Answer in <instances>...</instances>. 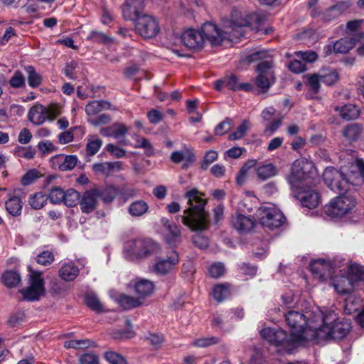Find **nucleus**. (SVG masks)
Returning <instances> with one entry per match:
<instances>
[{
    "mask_svg": "<svg viewBox=\"0 0 364 364\" xmlns=\"http://www.w3.org/2000/svg\"><path fill=\"white\" fill-rule=\"evenodd\" d=\"M181 42L191 50H201L205 41L212 46H220L227 41L224 28H220L212 22L204 23L200 30L188 28L181 36Z\"/></svg>",
    "mask_w": 364,
    "mask_h": 364,
    "instance_id": "obj_1",
    "label": "nucleus"
},
{
    "mask_svg": "<svg viewBox=\"0 0 364 364\" xmlns=\"http://www.w3.org/2000/svg\"><path fill=\"white\" fill-rule=\"evenodd\" d=\"M203 196V194L196 188L184 194L189 207L184 210L183 215L181 216V221L192 230H203L208 226V213L205 210L207 200Z\"/></svg>",
    "mask_w": 364,
    "mask_h": 364,
    "instance_id": "obj_2",
    "label": "nucleus"
},
{
    "mask_svg": "<svg viewBox=\"0 0 364 364\" xmlns=\"http://www.w3.org/2000/svg\"><path fill=\"white\" fill-rule=\"evenodd\" d=\"M315 316L321 324L318 327L311 326L314 330V333L311 334V336L318 341L342 339L351 329L350 322L347 319H338L333 311H328L325 314L318 311Z\"/></svg>",
    "mask_w": 364,
    "mask_h": 364,
    "instance_id": "obj_3",
    "label": "nucleus"
},
{
    "mask_svg": "<svg viewBox=\"0 0 364 364\" xmlns=\"http://www.w3.org/2000/svg\"><path fill=\"white\" fill-rule=\"evenodd\" d=\"M263 21V16L257 13H252L245 17L240 11H232L230 18L223 23L227 41L233 42L240 40L244 36L245 27L249 26L253 29H257Z\"/></svg>",
    "mask_w": 364,
    "mask_h": 364,
    "instance_id": "obj_4",
    "label": "nucleus"
},
{
    "mask_svg": "<svg viewBox=\"0 0 364 364\" xmlns=\"http://www.w3.org/2000/svg\"><path fill=\"white\" fill-rule=\"evenodd\" d=\"M158 245L149 238H138L125 242V257L129 259H141L158 252Z\"/></svg>",
    "mask_w": 364,
    "mask_h": 364,
    "instance_id": "obj_5",
    "label": "nucleus"
},
{
    "mask_svg": "<svg viewBox=\"0 0 364 364\" xmlns=\"http://www.w3.org/2000/svg\"><path fill=\"white\" fill-rule=\"evenodd\" d=\"M315 314H316L315 313ZM284 316L287 325L291 329V333L294 341L301 342L304 339V333L308 328L309 331H312V334L314 333V330L311 326H314L315 321H318L315 316V320L309 321L306 315L296 311H289Z\"/></svg>",
    "mask_w": 364,
    "mask_h": 364,
    "instance_id": "obj_6",
    "label": "nucleus"
},
{
    "mask_svg": "<svg viewBox=\"0 0 364 364\" xmlns=\"http://www.w3.org/2000/svg\"><path fill=\"white\" fill-rule=\"evenodd\" d=\"M348 277L341 276L333 280V285L341 294L351 293L358 281H364V267L353 264L349 268Z\"/></svg>",
    "mask_w": 364,
    "mask_h": 364,
    "instance_id": "obj_7",
    "label": "nucleus"
},
{
    "mask_svg": "<svg viewBox=\"0 0 364 364\" xmlns=\"http://www.w3.org/2000/svg\"><path fill=\"white\" fill-rule=\"evenodd\" d=\"M355 205L353 197L348 194H341L333 198L325 206V213L331 218H340L346 215Z\"/></svg>",
    "mask_w": 364,
    "mask_h": 364,
    "instance_id": "obj_8",
    "label": "nucleus"
},
{
    "mask_svg": "<svg viewBox=\"0 0 364 364\" xmlns=\"http://www.w3.org/2000/svg\"><path fill=\"white\" fill-rule=\"evenodd\" d=\"M305 169V165L301 166L299 161H296L293 164L289 182L296 190L306 187L309 184H314V179L311 176V173H306Z\"/></svg>",
    "mask_w": 364,
    "mask_h": 364,
    "instance_id": "obj_9",
    "label": "nucleus"
},
{
    "mask_svg": "<svg viewBox=\"0 0 364 364\" xmlns=\"http://www.w3.org/2000/svg\"><path fill=\"white\" fill-rule=\"evenodd\" d=\"M21 293L28 301L38 300L45 293L44 281L39 272H33L30 277V287L22 289Z\"/></svg>",
    "mask_w": 364,
    "mask_h": 364,
    "instance_id": "obj_10",
    "label": "nucleus"
},
{
    "mask_svg": "<svg viewBox=\"0 0 364 364\" xmlns=\"http://www.w3.org/2000/svg\"><path fill=\"white\" fill-rule=\"evenodd\" d=\"M135 21V28L144 38H154L160 31L158 21L152 16L143 14Z\"/></svg>",
    "mask_w": 364,
    "mask_h": 364,
    "instance_id": "obj_11",
    "label": "nucleus"
},
{
    "mask_svg": "<svg viewBox=\"0 0 364 364\" xmlns=\"http://www.w3.org/2000/svg\"><path fill=\"white\" fill-rule=\"evenodd\" d=\"M262 211L259 221L264 228L274 230L285 223L286 219L283 213L274 207H264Z\"/></svg>",
    "mask_w": 364,
    "mask_h": 364,
    "instance_id": "obj_12",
    "label": "nucleus"
},
{
    "mask_svg": "<svg viewBox=\"0 0 364 364\" xmlns=\"http://www.w3.org/2000/svg\"><path fill=\"white\" fill-rule=\"evenodd\" d=\"M58 114V112L55 108L36 104L29 109L28 119L33 124L41 125L46 120H53Z\"/></svg>",
    "mask_w": 364,
    "mask_h": 364,
    "instance_id": "obj_13",
    "label": "nucleus"
},
{
    "mask_svg": "<svg viewBox=\"0 0 364 364\" xmlns=\"http://www.w3.org/2000/svg\"><path fill=\"white\" fill-rule=\"evenodd\" d=\"M325 183L334 192H346L348 187V181L344 175L335 168H327L323 173Z\"/></svg>",
    "mask_w": 364,
    "mask_h": 364,
    "instance_id": "obj_14",
    "label": "nucleus"
},
{
    "mask_svg": "<svg viewBox=\"0 0 364 364\" xmlns=\"http://www.w3.org/2000/svg\"><path fill=\"white\" fill-rule=\"evenodd\" d=\"M179 260L178 252L172 251L166 257L159 259L156 262L153 270L159 275H166L176 269Z\"/></svg>",
    "mask_w": 364,
    "mask_h": 364,
    "instance_id": "obj_15",
    "label": "nucleus"
},
{
    "mask_svg": "<svg viewBox=\"0 0 364 364\" xmlns=\"http://www.w3.org/2000/svg\"><path fill=\"white\" fill-rule=\"evenodd\" d=\"M295 197L300 201L302 206L309 209L316 208L320 203L318 192L308 186L297 190Z\"/></svg>",
    "mask_w": 364,
    "mask_h": 364,
    "instance_id": "obj_16",
    "label": "nucleus"
},
{
    "mask_svg": "<svg viewBox=\"0 0 364 364\" xmlns=\"http://www.w3.org/2000/svg\"><path fill=\"white\" fill-rule=\"evenodd\" d=\"M364 38V32H358L342 38L334 43L335 53H346L351 50L358 42Z\"/></svg>",
    "mask_w": 364,
    "mask_h": 364,
    "instance_id": "obj_17",
    "label": "nucleus"
},
{
    "mask_svg": "<svg viewBox=\"0 0 364 364\" xmlns=\"http://www.w3.org/2000/svg\"><path fill=\"white\" fill-rule=\"evenodd\" d=\"M161 223L164 227L167 233L165 235V240L171 247H176L181 242V233L180 228L173 221L167 218H162Z\"/></svg>",
    "mask_w": 364,
    "mask_h": 364,
    "instance_id": "obj_18",
    "label": "nucleus"
},
{
    "mask_svg": "<svg viewBox=\"0 0 364 364\" xmlns=\"http://www.w3.org/2000/svg\"><path fill=\"white\" fill-rule=\"evenodd\" d=\"M144 9L143 0H126L122 5V14L126 20L135 21Z\"/></svg>",
    "mask_w": 364,
    "mask_h": 364,
    "instance_id": "obj_19",
    "label": "nucleus"
},
{
    "mask_svg": "<svg viewBox=\"0 0 364 364\" xmlns=\"http://www.w3.org/2000/svg\"><path fill=\"white\" fill-rule=\"evenodd\" d=\"M232 227L238 232H248L255 226L256 222L253 217L238 214L232 216L231 220Z\"/></svg>",
    "mask_w": 364,
    "mask_h": 364,
    "instance_id": "obj_20",
    "label": "nucleus"
},
{
    "mask_svg": "<svg viewBox=\"0 0 364 364\" xmlns=\"http://www.w3.org/2000/svg\"><path fill=\"white\" fill-rule=\"evenodd\" d=\"M97 199L95 188L84 192L79 202L82 212L85 213L92 212L96 208Z\"/></svg>",
    "mask_w": 364,
    "mask_h": 364,
    "instance_id": "obj_21",
    "label": "nucleus"
},
{
    "mask_svg": "<svg viewBox=\"0 0 364 364\" xmlns=\"http://www.w3.org/2000/svg\"><path fill=\"white\" fill-rule=\"evenodd\" d=\"M331 269L330 262L325 259H316L310 264L311 272L321 281H324L330 275Z\"/></svg>",
    "mask_w": 364,
    "mask_h": 364,
    "instance_id": "obj_22",
    "label": "nucleus"
},
{
    "mask_svg": "<svg viewBox=\"0 0 364 364\" xmlns=\"http://www.w3.org/2000/svg\"><path fill=\"white\" fill-rule=\"evenodd\" d=\"M52 160L58 164L60 171H67L72 170L76 166L77 157L75 155H58L53 157Z\"/></svg>",
    "mask_w": 364,
    "mask_h": 364,
    "instance_id": "obj_23",
    "label": "nucleus"
},
{
    "mask_svg": "<svg viewBox=\"0 0 364 364\" xmlns=\"http://www.w3.org/2000/svg\"><path fill=\"white\" fill-rule=\"evenodd\" d=\"M122 169V162L120 161L97 163L92 165V170L95 173L105 176H109L113 171Z\"/></svg>",
    "mask_w": 364,
    "mask_h": 364,
    "instance_id": "obj_24",
    "label": "nucleus"
},
{
    "mask_svg": "<svg viewBox=\"0 0 364 364\" xmlns=\"http://www.w3.org/2000/svg\"><path fill=\"white\" fill-rule=\"evenodd\" d=\"M135 292L138 295V298L141 300L145 297L150 296L154 289V285L152 282L141 279L135 284Z\"/></svg>",
    "mask_w": 364,
    "mask_h": 364,
    "instance_id": "obj_25",
    "label": "nucleus"
},
{
    "mask_svg": "<svg viewBox=\"0 0 364 364\" xmlns=\"http://www.w3.org/2000/svg\"><path fill=\"white\" fill-rule=\"evenodd\" d=\"M300 342L294 341L291 333L290 336L288 337L284 331L282 329H277L272 344L275 346H281L284 348H287L289 346L295 347L296 344Z\"/></svg>",
    "mask_w": 364,
    "mask_h": 364,
    "instance_id": "obj_26",
    "label": "nucleus"
},
{
    "mask_svg": "<svg viewBox=\"0 0 364 364\" xmlns=\"http://www.w3.org/2000/svg\"><path fill=\"white\" fill-rule=\"evenodd\" d=\"M110 109H112L110 102L105 100H94L85 106V111L88 116H94L102 110Z\"/></svg>",
    "mask_w": 364,
    "mask_h": 364,
    "instance_id": "obj_27",
    "label": "nucleus"
},
{
    "mask_svg": "<svg viewBox=\"0 0 364 364\" xmlns=\"http://www.w3.org/2000/svg\"><path fill=\"white\" fill-rule=\"evenodd\" d=\"M335 110L339 113L342 119L347 121L355 119L360 114L359 108L352 104L346 105L341 107H336Z\"/></svg>",
    "mask_w": 364,
    "mask_h": 364,
    "instance_id": "obj_28",
    "label": "nucleus"
},
{
    "mask_svg": "<svg viewBox=\"0 0 364 364\" xmlns=\"http://www.w3.org/2000/svg\"><path fill=\"white\" fill-rule=\"evenodd\" d=\"M78 274V267L71 263L64 264L58 271L59 277L66 282L73 281Z\"/></svg>",
    "mask_w": 364,
    "mask_h": 364,
    "instance_id": "obj_29",
    "label": "nucleus"
},
{
    "mask_svg": "<svg viewBox=\"0 0 364 364\" xmlns=\"http://www.w3.org/2000/svg\"><path fill=\"white\" fill-rule=\"evenodd\" d=\"M149 205L143 200L132 202L128 207V213L132 217H141L149 210Z\"/></svg>",
    "mask_w": 364,
    "mask_h": 364,
    "instance_id": "obj_30",
    "label": "nucleus"
},
{
    "mask_svg": "<svg viewBox=\"0 0 364 364\" xmlns=\"http://www.w3.org/2000/svg\"><path fill=\"white\" fill-rule=\"evenodd\" d=\"M5 208L7 212L13 215H21L22 210V202L18 196H11L5 203Z\"/></svg>",
    "mask_w": 364,
    "mask_h": 364,
    "instance_id": "obj_31",
    "label": "nucleus"
},
{
    "mask_svg": "<svg viewBox=\"0 0 364 364\" xmlns=\"http://www.w3.org/2000/svg\"><path fill=\"white\" fill-rule=\"evenodd\" d=\"M319 73L321 77V82L328 86L334 85L340 79L338 73L334 69L323 68L320 70Z\"/></svg>",
    "mask_w": 364,
    "mask_h": 364,
    "instance_id": "obj_32",
    "label": "nucleus"
},
{
    "mask_svg": "<svg viewBox=\"0 0 364 364\" xmlns=\"http://www.w3.org/2000/svg\"><path fill=\"white\" fill-rule=\"evenodd\" d=\"M119 305L125 310H129L138 306L143 304V301L140 298H134L133 296L122 294L119 298Z\"/></svg>",
    "mask_w": 364,
    "mask_h": 364,
    "instance_id": "obj_33",
    "label": "nucleus"
},
{
    "mask_svg": "<svg viewBox=\"0 0 364 364\" xmlns=\"http://www.w3.org/2000/svg\"><path fill=\"white\" fill-rule=\"evenodd\" d=\"M95 191L97 192V198H101L105 203L113 201L118 194L117 189L113 186H109L104 189L95 188Z\"/></svg>",
    "mask_w": 364,
    "mask_h": 364,
    "instance_id": "obj_34",
    "label": "nucleus"
},
{
    "mask_svg": "<svg viewBox=\"0 0 364 364\" xmlns=\"http://www.w3.org/2000/svg\"><path fill=\"white\" fill-rule=\"evenodd\" d=\"M274 63L272 60H264L256 66L257 75H264L267 77H275L274 72Z\"/></svg>",
    "mask_w": 364,
    "mask_h": 364,
    "instance_id": "obj_35",
    "label": "nucleus"
},
{
    "mask_svg": "<svg viewBox=\"0 0 364 364\" xmlns=\"http://www.w3.org/2000/svg\"><path fill=\"white\" fill-rule=\"evenodd\" d=\"M27 74V80L30 87H37L42 82L41 76L36 71L34 67L31 65L26 66L24 68Z\"/></svg>",
    "mask_w": 364,
    "mask_h": 364,
    "instance_id": "obj_36",
    "label": "nucleus"
},
{
    "mask_svg": "<svg viewBox=\"0 0 364 364\" xmlns=\"http://www.w3.org/2000/svg\"><path fill=\"white\" fill-rule=\"evenodd\" d=\"M230 295V287L227 284L216 285L213 289V296L218 302L224 301Z\"/></svg>",
    "mask_w": 364,
    "mask_h": 364,
    "instance_id": "obj_37",
    "label": "nucleus"
},
{
    "mask_svg": "<svg viewBox=\"0 0 364 364\" xmlns=\"http://www.w3.org/2000/svg\"><path fill=\"white\" fill-rule=\"evenodd\" d=\"M343 4H336L328 9L323 14V18L326 22H331L340 17L343 12Z\"/></svg>",
    "mask_w": 364,
    "mask_h": 364,
    "instance_id": "obj_38",
    "label": "nucleus"
},
{
    "mask_svg": "<svg viewBox=\"0 0 364 364\" xmlns=\"http://www.w3.org/2000/svg\"><path fill=\"white\" fill-rule=\"evenodd\" d=\"M2 282L9 288L16 287L21 282L19 274L14 271H7L2 275Z\"/></svg>",
    "mask_w": 364,
    "mask_h": 364,
    "instance_id": "obj_39",
    "label": "nucleus"
},
{
    "mask_svg": "<svg viewBox=\"0 0 364 364\" xmlns=\"http://www.w3.org/2000/svg\"><path fill=\"white\" fill-rule=\"evenodd\" d=\"M277 173L276 167L272 164L262 165L257 169V174L258 177L262 181L267 180L273 177Z\"/></svg>",
    "mask_w": 364,
    "mask_h": 364,
    "instance_id": "obj_40",
    "label": "nucleus"
},
{
    "mask_svg": "<svg viewBox=\"0 0 364 364\" xmlns=\"http://www.w3.org/2000/svg\"><path fill=\"white\" fill-rule=\"evenodd\" d=\"M47 198L42 193H35L29 196L28 203L35 210H39L46 203Z\"/></svg>",
    "mask_w": 364,
    "mask_h": 364,
    "instance_id": "obj_41",
    "label": "nucleus"
},
{
    "mask_svg": "<svg viewBox=\"0 0 364 364\" xmlns=\"http://www.w3.org/2000/svg\"><path fill=\"white\" fill-rule=\"evenodd\" d=\"M80 198V193L77 191L70 188L65 191L63 203L68 207H74L79 203Z\"/></svg>",
    "mask_w": 364,
    "mask_h": 364,
    "instance_id": "obj_42",
    "label": "nucleus"
},
{
    "mask_svg": "<svg viewBox=\"0 0 364 364\" xmlns=\"http://www.w3.org/2000/svg\"><path fill=\"white\" fill-rule=\"evenodd\" d=\"M85 301L86 305L95 312L100 313L103 311V306L95 294H87L85 296Z\"/></svg>",
    "mask_w": 364,
    "mask_h": 364,
    "instance_id": "obj_43",
    "label": "nucleus"
},
{
    "mask_svg": "<svg viewBox=\"0 0 364 364\" xmlns=\"http://www.w3.org/2000/svg\"><path fill=\"white\" fill-rule=\"evenodd\" d=\"M255 82L257 86L264 92L274 83L275 77H267L264 75H257Z\"/></svg>",
    "mask_w": 364,
    "mask_h": 364,
    "instance_id": "obj_44",
    "label": "nucleus"
},
{
    "mask_svg": "<svg viewBox=\"0 0 364 364\" xmlns=\"http://www.w3.org/2000/svg\"><path fill=\"white\" fill-rule=\"evenodd\" d=\"M249 129L250 122L248 120L245 119L237 127V130L229 135L228 139L231 141L240 139L246 134Z\"/></svg>",
    "mask_w": 364,
    "mask_h": 364,
    "instance_id": "obj_45",
    "label": "nucleus"
},
{
    "mask_svg": "<svg viewBox=\"0 0 364 364\" xmlns=\"http://www.w3.org/2000/svg\"><path fill=\"white\" fill-rule=\"evenodd\" d=\"M305 77L310 90L314 93H318L320 90V82H321L320 73L306 75Z\"/></svg>",
    "mask_w": 364,
    "mask_h": 364,
    "instance_id": "obj_46",
    "label": "nucleus"
},
{
    "mask_svg": "<svg viewBox=\"0 0 364 364\" xmlns=\"http://www.w3.org/2000/svg\"><path fill=\"white\" fill-rule=\"evenodd\" d=\"M102 141L98 138L92 136L87 139L86 144V151L87 155L93 156L99 151L102 146Z\"/></svg>",
    "mask_w": 364,
    "mask_h": 364,
    "instance_id": "obj_47",
    "label": "nucleus"
},
{
    "mask_svg": "<svg viewBox=\"0 0 364 364\" xmlns=\"http://www.w3.org/2000/svg\"><path fill=\"white\" fill-rule=\"evenodd\" d=\"M360 129L358 125L352 124L348 125L343 131V136L350 141L356 139L360 135Z\"/></svg>",
    "mask_w": 364,
    "mask_h": 364,
    "instance_id": "obj_48",
    "label": "nucleus"
},
{
    "mask_svg": "<svg viewBox=\"0 0 364 364\" xmlns=\"http://www.w3.org/2000/svg\"><path fill=\"white\" fill-rule=\"evenodd\" d=\"M64 197L65 191L59 187L52 188L48 195L50 201L53 204H58L63 202Z\"/></svg>",
    "mask_w": 364,
    "mask_h": 364,
    "instance_id": "obj_49",
    "label": "nucleus"
},
{
    "mask_svg": "<svg viewBox=\"0 0 364 364\" xmlns=\"http://www.w3.org/2000/svg\"><path fill=\"white\" fill-rule=\"evenodd\" d=\"M92 343L93 342L90 340H70L64 343V346L67 348H85Z\"/></svg>",
    "mask_w": 364,
    "mask_h": 364,
    "instance_id": "obj_50",
    "label": "nucleus"
},
{
    "mask_svg": "<svg viewBox=\"0 0 364 364\" xmlns=\"http://www.w3.org/2000/svg\"><path fill=\"white\" fill-rule=\"evenodd\" d=\"M219 342V338L215 336H208L199 338L194 341L193 345L199 348H206L216 344Z\"/></svg>",
    "mask_w": 364,
    "mask_h": 364,
    "instance_id": "obj_51",
    "label": "nucleus"
},
{
    "mask_svg": "<svg viewBox=\"0 0 364 364\" xmlns=\"http://www.w3.org/2000/svg\"><path fill=\"white\" fill-rule=\"evenodd\" d=\"M105 358L109 364H127L125 358L114 351H107L105 353Z\"/></svg>",
    "mask_w": 364,
    "mask_h": 364,
    "instance_id": "obj_52",
    "label": "nucleus"
},
{
    "mask_svg": "<svg viewBox=\"0 0 364 364\" xmlns=\"http://www.w3.org/2000/svg\"><path fill=\"white\" fill-rule=\"evenodd\" d=\"M54 261V255L52 252L43 251L36 256V262L41 265L50 264Z\"/></svg>",
    "mask_w": 364,
    "mask_h": 364,
    "instance_id": "obj_53",
    "label": "nucleus"
},
{
    "mask_svg": "<svg viewBox=\"0 0 364 364\" xmlns=\"http://www.w3.org/2000/svg\"><path fill=\"white\" fill-rule=\"evenodd\" d=\"M41 176L40 172L36 169H31L26 172L21 178V183L23 186H28L33 183Z\"/></svg>",
    "mask_w": 364,
    "mask_h": 364,
    "instance_id": "obj_54",
    "label": "nucleus"
},
{
    "mask_svg": "<svg viewBox=\"0 0 364 364\" xmlns=\"http://www.w3.org/2000/svg\"><path fill=\"white\" fill-rule=\"evenodd\" d=\"M295 55L306 63H314L318 59V55L313 50L298 51Z\"/></svg>",
    "mask_w": 364,
    "mask_h": 364,
    "instance_id": "obj_55",
    "label": "nucleus"
},
{
    "mask_svg": "<svg viewBox=\"0 0 364 364\" xmlns=\"http://www.w3.org/2000/svg\"><path fill=\"white\" fill-rule=\"evenodd\" d=\"M134 147L144 149L145 150V154L148 156L152 155L154 153L151 143L144 137L139 138L137 136Z\"/></svg>",
    "mask_w": 364,
    "mask_h": 364,
    "instance_id": "obj_56",
    "label": "nucleus"
},
{
    "mask_svg": "<svg viewBox=\"0 0 364 364\" xmlns=\"http://www.w3.org/2000/svg\"><path fill=\"white\" fill-rule=\"evenodd\" d=\"M10 85L14 88H20L25 85V78L20 71H16L9 80Z\"/></svg>",
    "mask_w": 364,
    "mask_h": 364,
    "instance_id": "obj_57",
    "label": "nucleus"
},
{
    "mask_svg": "<svg viewBox=\"0 0 364 364\" xmlns=\"http://www.w3.org/2000/svg\"><path fill=\"white\" fill-rule=\"evenodd\" d=\"M231 124L232 120L230 118H226L216 126L214 130L215 134L219 136L225 134L231 129Z\"/></svg>",
    "mask_w": 364,
    "mask_h": 364,
    "instance_id": "obj_58",
    "label": "nucleus"
},
{
    "mask_svg": "<svg viewBox=\"0 0 364 364\" xmlns=\"http://www.w3.org/2000/svg\"><path fill=\"white\" fill-rule=\"evenodd\" d=\"M363 20L357 19L353 21H350L346 23V33H348V36H352L354 33L358 32H363V31H360L359 28L361 26Z\"/></svg>",
    "mask_w": 364,
    "mask_h": 364,
    "instance_id": "obj_59",
    "label": "nucleus"
},
{
    "mask_svg": "<svg viewBox=\"0 0 364 364\" xmlns=\"http://www.w3.org/2000/svg\"><path fill=\"white\" fill-rule=\"evenodd\" d=\"M35 153V149L31 146L18 147L15 151V154L17 156L23 157L27 159L33 158Z\"/></svg>",
    "mask_w": 364,
    "mask_h": 364,
    "instance_id": "obj_60",
    "label": "nucleus"
},
{
    "mask_svg": "<svg viewBox=\"0 0 364 364\" xmlns=\"http://www.w3.org/2000/svg\"><path fill=\"white\" fill-rule=\"evenodd\" d=\"M112 128V137L117 139L124 136L128 131L127 127L121 123L113 124Z\"/></svg>",
    "mask_w": 364,
    "mask_h": 364,
    "instance_id": "obj_61",
    "label": "nucleus"
},
{
    "mask_svg": "<svg viewBox=\"0 0 364 364\" xmlns=\"http://www.w3.org/2000/svg\"><path fill=\"white\" fill-rule=\"evenodd\" d=\"M225 267L220 262L213 264L209 268V274L213 278H218L223 275Z\"/></svg>",
    "mask_w": 364,
    "mask_h": 364,
    "instance_id": "obj_62",
    "label": "nucleus"
},
{
    "mask_svg": "<svg viewBox=\"0 0 364 364\" xmlns=\"http://www.w3.org/2000/svg\"><path fill=\"white\" fill-rule=\"evenodd\" d=\"M282 122V117L274 119L269 124L266 125L264 130V133L267 136L272 135L281 126Z\"/></svg>",
    "mask_w": 364,
    "mask_h": 364,
    "instance_id": "obj_63",
    "label": "nucleus"
},
{
    "mask_svg": "<svg viewBox=\"0 0 364 364\" xmlns=\"http://www.w3.org/2000/svg\"><path fill=\"white\" fill-rule=\"evenodd\" d=\"M80 364H98V356L94 353H84L79 358Z\"/></svg>",
    "mask_w": 364,
    "mask_h": 364,
    "instance_id": "obj_64",
    "label": "nucleus"
}]
</instances>
